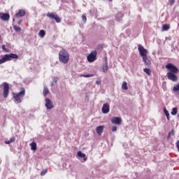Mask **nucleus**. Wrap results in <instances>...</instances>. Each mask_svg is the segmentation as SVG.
<instances>
[{"label": "nucleus", "instance_id": "nucleus-1", "mask_svg": "<svg viewBox=\"0 0 179 179\" xmlns=\"http://www.w3.org/2000/svg\"><path fill=\"white\" fill-rule=\"evenodd\" d=\"M59 61L62 64H68L69 62V52L65 49H62L59 52Z\"/></svg>", "mask_w": 179, "mask_h": 179}, {"label": "nucleus", "instance_id": "nucleus-2", "mask_svg": "<svg viewBox=\"0 0 179 179\" xmlns=\"http://www.w3.org/2000/svg\"><path fill=\"white\" fill-rule=\"evenodd\" d=\"M19 56L17 54L10 53L9 55H5L1 59H0V64L6 62V61H10L11 59H17Z\"/></svg>", "mask_w": 179, "mask_h": 179}, {"label": "nucleus", "instance_id": "nucleus-3", "mask_svg": "<svg viewBox=\"0 0 179 179\" xmlns=\"http://www.w3.org/2000/svg\"><path fill=\"white\" fill-rule=\"evenodd\" d=\"M26 95V90L21 88V91L17 94H13L15 101L18 103L22 101L23 96Z\"/></svg>", "mask_w": 179, "mask_h": 179}, {"label": "nucleus", "instance_id": "nucleus-4", "mask_svg": "<svg viewBox=\"0 0 179 179\" xmlns=\"http://www.w3.org/2000/svg\"><path fill=\"white\" fill-rule=\"evenodd\" d=\"M3 86V96L4 99H6L9 94V84L8 83H3L2 85H0V87Z\"/></svg>", "mask_w": 179, "mask_h": 179}, {"label": "nucleus", "instance_id": "nucleus-5", "mask_svg": "<svg viewBox=\"0 0 179 179\" xmlns=\"http://www.w3.org/2000/svg\"><path fill=\"white\" fill-rule=\"evenodd\" d=\"M47 17L56 20L57 23H61V17H58L55 13H48L46 15Z\"/></svg>", "mask_w": 179, "mask_h": 179}, {"label": "nucleus", "instance_id": "nucleus-6", "mask_svg": "<svg viewBox=\"0 0 179 179\" xmlns=\"http://www.w3.org/2000/svg\"><path fill=\"white\" fill-rule=\"evenodd\" d=\"M138 50L139 51L141 57H148V50L145 49V48H143L142 45H138Z\"/></svg>", "mask_w": 179, "mask_h": 179}, {"label": "nucleus", "instance_id": "nucleus-7", "mask_svg": "<svg viewBox=\"0 0 179 179\" xmlns=\"http://www.w3.org/2000/svg\"><path fill=\"white\" fill-rule=\"evenodd\" d=\"M165 68H166V69H169L170 72H171L172 73H178V69L173 64H166L165 66Z\"/></svg>", "mask_w": 179, "mask_h": 179}, {"label": "nucleus", "instance_id": "nucleus-8", "mask_svg": "<svg viewBox=\"0 0 179 179\" xmlns=\"http://www.w3.org/2000/svg\"><path fill=\"white\" fill-rule=\"evenodd\" d=\"M97 55V51H92L87 57L88 62H94L96 61V57Z\"/></svg>", "mask_w": 179, "mask_h": 179}, {"label": "nucleus", "instance_id": "nucleus-9", "mask_svg": "<svg viewBox=\"0 0 179 179\" xmlns=\"http://www.w3.org/2000/svg\"><path fill=\"white\" fill-rule=\"evenodd\" d=\"M45 106L46 107L47 110H52V108H54V104L51 101V99H50L49 98H46L45 99Z\"/></svg>", "mask_w": 179, "mask_h": 179}, {"label": "nucleus", "instance_id": "nucleus-10", "mask_svg": "<svg viewBox=\"0 0 179 179\" xmlns=\"http://www.w3.org/2000/svg\"><path fill=\"white\" fill-rule=\"evenodd\" d=\"M166 76L168 79L169 80H172V82H177V80H178V78L174 74V73L169 72L167 73Z\"/></svg>", "mask_w": 179, "mask_h": 179}, {"label": "nucleus", "instance_id": "nucleus-11", "mask_svg": "<svg viewBox=\"0 0 179 179\" xmlns=\"http://www.w3.org/2000/svg\"><path fill=\"white\" fill-rule=\"evenodd\" d=\"M103 114H108L110 113V105L108 103H104L101 108Z\"/></svg>", "mask_w": 179, "mask_h": 179}, {"label": "nucleus", "instance_id": "nucleus-12", "mask_svg": "<svg viewBox=\"0 0 179 179\" xmlns=\"http://www.w3.org/2000/svg\"><path fill=\"white\" fill-rule=\"evenodd\" d=\"M10 17V15H9V13H0V19H1V20H3L4 22H8Z\"/></svg>", "mask_w": 179, "mask_h": 179}, {"label": "nucleus", "instance_id": "nucleus-13", "mask_svg": "<svg viewBox=\"0 0 179 179\" xmlns=\"http://www.w3.org/2000/svg\"><path fill=\"white\" fill-rule=\"evenodd\" d=\"M112 124H116L117 125H121V123L122 122V120L121 117H113L111 120Z\"/></svg>", "mask_w": 179, "mask_h": 179}, {"label": "nucleus", "instance_id": "nucleus-14", "mask_svg": "<svg viewBox=\"0 0 179 179\" xmlns=\"http://www.w3.org/2000/svg\"><path fill=\"white\" fill-rule=\"evenodd\" d=\"M26 15V11L24 10H19L18 13L15 14V17H23Z\"/></svg>", "mask_w": 179, "mask_h": 179}, {"label": "nucleus", "instance_id": "nucleus-15", "mask_svg": "<svg viewBox=\"0 0 179 179\" xmlns=\"http://www.w3.org/2000/svg\"><path fill=\"white\" fill-rule=\"evenodd\" d=\"M77 156L83 159L84 162H86V160H87V158H86V154H83L82 151H78L77 152Z\"/></svg>", "mask_w": 179, "mask_h": 179}, {"label": "nucleus", "instance_id": "nucleus-16", "mask_svg": "<svg viewBox=\"0 0 179 179\" xmlns=\"http://www.w3.org/2000/svg\"><path fill=\"white\" fill-rule=\"evenodd\" d=\"M104 131V126H99L96 127V133L98 135H101Z\"/></svg>", "mask_w": 179, "mask_h": 179}, {"label": "nucleus", "instance_id": "nucleus-17", "mask_svg": "<svg viewBox=\"0 0 179 179\" xmlns=\"http://www.w3.org/2000/svg\"><path fill=\"white\" fill-rule=\"evenodd\" d=\"M50 93V90H48V87H47V85H44L43 87V96L44 97H47V94Z\"/></svg>", "mask_w": 179, "mask_h": 179}, {"label": "nucleus", "instance_id": "nucleus-18", "mask_svg": "<svg viewBox=\"0 0 179 179\" xmlns=\"http://www.w3.org/2000/svg\"><path fill=\"white\" fill-rule=\"evenodd\" d=\"M143 61L144 62L145 65H150V60L148 59V56H145L144 57H143Z\"/></svg>", "mask_w": 179, "mask_h": 179}, {"label": "nucleus", "instance_id": "nucleus-19", "mask_svg": "<svg viewBox=\"0 0 179 179\" xmlns=\"http://www.w3.org/2000/svg\"><path fill=\"white\" fill-rule=\"evenodd\" d=\"M30 146L32 150H37V143L36 142H32Z\"/></svg>", "mask_w": 179, "mask_h": 179}, {"label": "nucleus", "instance_id": "nucleus-20", "mask_svg": "<svg viewBox=\"0 0 179 179\" xmlns=\"http://www.w3.org/2000/svg\"><path fill=\"white\" fill-rule=\"evenodd\" d=\"M164 113L168 120V121H170V113H169V110L164 108Z\"/></svg>", "mask_w": 179, "mask_h": 179}, {"label": "nucleus", "instance_id": "nucleus-21", "mask_svg": "<svg viewBox=\"0 0 179 179\" xmlns=\"http://www.w3.org/2000/svg\"><path fill=\"white\" fill-rule=\"evenodd\" d=\"M128 83L126 81H124L122 85V89L123 90H128Z\"/></svg>", "mask_w": 179, "mask_h": 179}, {"label": "nucleus", "instance_id": "nucleus-22", "mask_svg": "<svg viewBox=\"0 0 179 179\" xmlns=\"http://www.w3.org/2000/svg\"><path fill=\"white\" fill-rule=\"evenodd\" d=\"M38 36L39 37H41V38H44L45 36V31L43 29L40 30L38 33Z\"/></svg>", "mask_w": 179, "mask_h": 179}, {"label": "nucleus", "instance_id": "nucleus-23", "mask_svg": "<svg viewBox=\"0 0 179 179\" xmlns=\"http://www.w3.org/2000/svg\"><path fill=\"white\" fill-rule=\"evenodd\" d=\"M15 141H16V138L15 137H12L9 141H6L5 143L6 145H10V143H13V142H15Z\"/></svg>", "mask_w": 179, "mask_h": 179}, {"label": "nucleus", "instance_id": "nucleus-24", "mask_svg": "<svg viewBox=\"0 0 179 179\" xmlns=\"http://www.w3.org/2000/svg\"><path fill=\"white\" fill-rule=\"evenodd\" d=\"M108 71V64L107 63V59L106 60L105 66H103V72H107Z\"/></svg>", "mask_w": 179, "mask_h": 179}, {"label": "nucleus", "instance_id": "nucleus-25", "mask_svg": "<svg viewBox=\"0 0 179 179\" xmlns=\"http://www.w3.org/2000/svg\"><path fill=\"white\" fill-rule=\"evenodd\" d=\"M143 71L145 72V73H146V75H148V76H150V75H152V73L150 72V69L145 68L143 69Z\"/></svg>", "mask_w": 179, "mask_h": 179}, {"label": "nucleus", "instance_id": "nucleus-26", "mask_svg": "<svg viewBox=\"0 0 179 179\" xmlns=\"http://www.w3.org/2000/svg\"><path fill=\"white\" fill-rule=\"evenodd\" d=\"M178 108H173L172 109V111L171 113V115H177V111H178Z\"/></svg>", "mask_w": 179, "mask_h": 179}, {"label": "nucleus", "instance_id": "nucleus-27", "mask_svg": "<svg viewBox=\"0 0 179 179\" xmlns=\"http://www.w3.org/2000/svg\"><path fill=\"white\" fill-rule=\"evenodd\" d=\"M170 29V26H169V24H164L162 26V29L164 31H167V30H169Z\"/></svg>", "mask_w": 179, "mask_h": 179}, {"label": "nucleus", "instance_id": "nucleus-28", "mask_svg": "<svg viewBox=\"0 0 179 179\" xmlns=\"http://www.w3.org/2000/svg\"><path fill=\"white\" fill-rule=\"evenodd\" d=\"M80 76L81 78H82V76L83 78H92V77L94 76V75H93V74H87V75L81 74V75H80Z\"/></svg>", "mask_w": 179, "mask_h": 179}, {"label": "nucleus", "instance_id": "nucleus-29", "mask_svg": "<svg viewBox=\"0 0 179 179\" xmlns=\"http://www.w3.org/2000/svg\"><path fill=\"white\" fill-rule=\"evenodd\" d=\"M173 92L179 91V83L173 87Z\"/></svg>", "mask_w": 179, "mask_h": 179}, {"label": "nucleus", "instance_id": "nucleus-30", "mask_svg": "<svg viewBox=\"0 0 179 179\" xmlns=\"http://www.w3.org/2000/svg\"><path fill=\"white\" fill-rule=\"evenodd\" d=\"M13 29H14V30H15V31H20V30H22V29H20V27H18V26H16V25H15V26L13 27Z\"/></svg>", "mask_w": 179, "mask_h": 179}, {"label": "nucleus", "instance_id": "nucleus-31", "mask_svg": "<svg viewBox=\"0 0 179 179\" xmlns=\"http://www.w3.org/2000/svg\"><path fill=\"white\" fill-rule=\"evenodd\" d=\"M169 3L171 6H173L176 3V0H169Z\"/></svg>", "mask_w": 179, "mask_h": 179}, {"label": "nucleus", "instance_id": "nucleus-32", "mask_svg": "<svg viewBox=\"0 0 179 179\" xmlns=\"http://www.w3.org/2000/svg\"><path fill=\"white\" fill-rule=\"evenodd\" d=\"M103 44L98 45L96 47V50H103Z\"/></svg>", "mask_w": 179, "mask_h": 179}, {"label": "nucleus", "instance_id": "nucleus-33", "mask_svg": "<svg viewBox=\"0 0 179 179\" xmlns=\"http://www.w3.org/2000/svg\"><path fill=\"white\" fill-rule=\"evenodd\" d=\"M83 17V21L84 22V23H86L87 20V18L86 17V15H83L82 16Z\"/></svg>", "mask_w": 179, "mask_h": 179}, {"label": "nucleus", "instance_id": "nucleus-34", "mask_svg": "<svg viewBox=\"0 0 179 179\" xmlns=\"http://www.w3.org/2000/svg\"><path fill=\"white\" fill-rule=\"evenodd\" d=\"M2 50L8 52V49H6V48L5 47V45H2Z\"/></svg>", "mask_w": 179, "mask_h": 179}, {"label": "nucleus", "instance_id": "nucleus-35", "mask_svg": "<svg viewBox=\"0 0 179 179\" xmlns=\"http://www.w3.org/2000/svg\"><path fill=\"white\" fill-rule=\"evenodd\" d=\"M53 80L55 83H57L58 82V77H53Z\"/></svg>", "mask_w": 179, "mask_h": 179}, {"label": "nucleus", "instance_id": "nucleus-36", "mask_svg": "<svg viewBox=\"0 0 179 179\" xmlns=\"http://www.w3.org/2000/svg\"><path fill=\"white\" fill-rule=\"evenodd\" d=\"M176 148H177L178 152H179V140L176 142Z\"/></svg>", "mask_w": 179, "mask_h": 179}, {"label": "nucleus", "instance_id": "nucleus-37", "mask_svg": "<svg viewBox=\"0 0 179 179\" xmlns=\"http://www.w3.org/2000/svg\"><path fill=\"white\" fill-rule=\"evenodd\" d=\"M112 131H113V132H115V131H117V127L116 126L113 127Z\"/></svg>", "mask_w": 179, "mask_h": 179}, {"label": "nucleus", "instance_id": "nucleus-38", "mask_svg": "<svg viewBox=\"0 0 179 179\" xmlns=\"http://www.w3.org/2000/svg\"><path fill=\"white\" fill-rule=\"evenodd\" d=\"M47 173V170L44 171H42L41 173V176H45V174Z\"/></svg>", "mask_w": 179, "mask_h": 179}, {"label": "nucleus", "instance_id": "nucleus-39", "mask_svg": "<svg viewBox=\"0 0 179 179\" xmlns=\"http://www.w3.org/2000/svg\"><path fill=\"white\" fill-rule=\"evenodd\" d=\"M171 135H174V130L169 132V136H170Z\"/></svg>", "mask_w": 179, "mask_h": 179}, {"label": "nucleus", "instance_id": "nucleus-40", "mask_svg": "<svg viewBox=\"0 0 179 179\" xmlns=\"http://www.w3.org/2000/svg\"><path fill=\"white\" fill-rule=\"evenodd\" d=\"M96 85H100L101 83V81L98 80L96 81Z\"/></svg>", "mask_w": 179, "mask_h": 179}, {"label": "nucleus", "instance_id": "nucleus-41", "mask_svg": "<svg viewBox=\"0 0 179 179\" xmlns=\"http://www.w3.org/2000/svg\"><path fill=\"white\" fill-rule=\"evenodd\" d=\"M22 20L18 21V24H22Z\"/></svg>", "mask_w": 179, "mask_h": 179}, {"label": "nucleus", "instance_id": "nucleus-42", "mask_svg": "<svg viewBox=\"0 0 179 179\" xmlns=\"http://www.w3.org/2000/svg\"><path fill=\"white\" fill-rule=\"evenodd\" d=\"M51 86H52V87L54 86V83H52Z\"/></svg>", "mask_w": 179, "mask_h": 179}, {"label": "nucleus", "instance_id": "nucleus-43", "mask_svg": "<svg viewBox=\"0 0 179 179\" xmlns=\"http://www.w3.org/2000/svg\"><path fill=\"white\" fill-rule=\"evenodd\" d=\"M13 22H15V18L13 19Z\"/></svg>", "mask_w": 179, "mask_h": 179}, {"label": "nucleus", "instance_id": "nucleus-44", "mask_svg": "<svg viewBox=\"0 0 179 179\" xmlns=\"http://www.w3.org/2000/svg\"><path fill=\"white\" fill-rule=\"evenodd\" d=\"M177 117H178V118H179V113L177 115Z\"/></svg>", "mask_w": 179, "mask_h": 179}, {"label": "nucleus", "instance_id": "nucleus-45", "mask_svg": "<svg viewBox=\"0 0 179 179\" xmlns=\"http://www.w3.org/2000/svg\"><path fill=\"white\" fill-rule=\"evenodd\" d=\"M109 1H110V2L113 1V0H109Z\"/></svg>", "mask_w": 179, "mask_h": 179}]
</instances>
